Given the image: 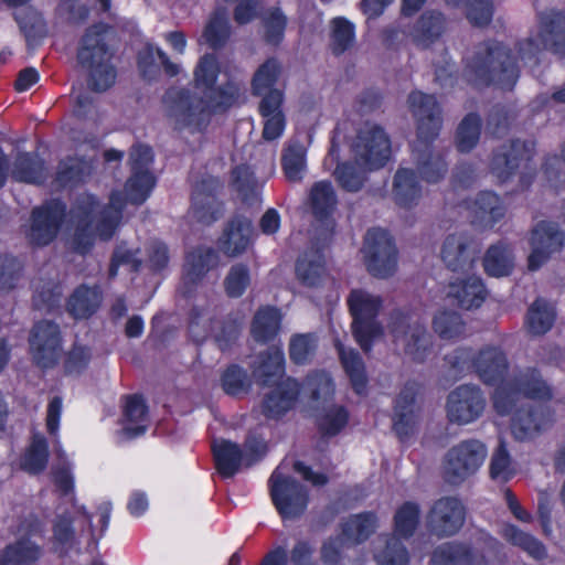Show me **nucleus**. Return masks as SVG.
<instances>
[{
	"mask_svg": "<svg viewBox=\"0 0 565 565\" xmlns=\"http://www.w3.org/2000/svg\"><path fill=\"white\" fill-rule=\"evenodd\" d=\"M287 17L278 7H271L262 14V22L265 29V41L278 45L284 39L287 26Z\"/></svg>",
	"mask_w": 565,
	"mask_h": 565,
	"instance_id": "obj_58",
	"label": "nucleus"
},
{
	"mask_svg": "<svg viewBox=\"0 0 565 565\" xmlns=\"http://www.w3.org/2000/svg\"><path fill=\"white\" fill-rule=\"evenodd\" d=\"M223 284L228 297H241L250 284L248 266L243 263H237L231 266Z\"/></svg>",
	"mask_w": 565,
	"mask_h": 565,
	"instance_id": "obj_64",
	"label": "nucleus"
},
{
	"mask_svg": "<svg viewBox=\"0 0 565 565\" xmlns=\"http://www.w3.org/2000/svg\"><path fill=\"white\" fill-rule=\"evenodd\" d=\"M220 73L218 61L213 54L202 56L194 70L195 87L203 93L215 86Z\"/></svg>",
	"mask_w": 565,
	"mask_h": 565,
	"instance_id": "obj_62",
	"label": "nucleus"
},
{
	"mask_svg": "<svg viewBox=\"0 0 565 565\" xmlns=\"http://www.w3.org/2000/svg\"><path fill=\"white\" fill-rule=\"evenodd\" d=\"M471 366L484 384L494 385L503 381L509 362L507 354L499 347L488 345L473 355Z\"/></svg>",
	"mask_w": 565,
	"mask_h": 565,
	"instance_id": "obj_26",
	"label": "nucleus"
},
{
	"mask_svg": "<svg viewBox=\"0 0 565 565\" xmlns=\"http://www.w3.org/2000/svg\"><path fill=\"white\" fill-rule=\"evenodd\" d=\"M447 20L436 10H426L409 29L407 35L420 49H428L446 31Z\"/></svg>",
	"mask_w": 565,
	"mask_h": 565,
	"instance_id": "obj_29",
	"label": "nucleus"
},
{
	"mask_svg": "<svg viewBox=\"0 0 565 565\" xmlns=\"http://www.w3.org/2000/svg\"><path fill=\"white\" fill-rule=\"evenodd\" d=\"M285 373L284 352L278 347H269L257 356L253 377L260 385L276 384Z\"/></svg>",
	"mask_w": 565,
	"mask_h": 565,
	"instance_id": "obj_34",
	"label": "nucleus"
},
{
	"mask_svg": "<svg viewBox=\"0 0 565 565\" xmlns=\"http://www.w3.org/2000/svg\"><path fill=\"white\" fill-rule=\"evenodd\" d=\"M212 451L217 471L224 478H232L242 466H245V457L242 448L230 440H214Z\"/></svg>",
	"mask_w": 565,
	"mask_h": 565,
	"instance_id": "obj_35",
	"label": "nucleus"
},
{
	"mask_svg": "<svg viewBox=\"0 0 565 565\" xmlns=\"http://www.w3.org/2000/svg\"><path fill=\"white\" fill-rule=\"evenodd\" d=\"M419 516L420 508L417 503L412 501L403 503L394 515L396 534L404 539L411 537L419 524Z\"/></svg>",
	"mask_w": 565,
	"mask_h": 565,
	"instance_id": "obj_57",
	"label": "nucleus"
},
{
	"mask_svg": "<svg viewBox=\"0 0 565 565\" xmlns=\"http://www.w3.org/2000/svg\"><path fill=\"white\" fill-rule=\"evenodd\" d=\"M501 534L505 541L525 552L535 561H543L547 557L546 546L532 534L522 531L513 524H505Z\"/></svg>",
	"mask_w": 565,
	"mask_h": 565,
	"instance_id": "obj_41",
	"label": "nucleus"
},
{
	"mask_svg": "<svg viewBox=\"0 0 565 565\" xmlns=\"http://www.w3.org/2000/svg\"><path fill=\"white\" fill-rule=\"evenodd\" d=\"M1 553L10 565H33L42 557L43 548L29 536H22L8 544Z\"/></svg>",
	"mask_w": 565,
	"mask_h": 565,
	"instance_id": "obj_43",
	"label": "nucleus"
},
{
	"mask_svg": "<svg viewBox=\"0 0 565 565\" xmlns=\"http://www.w3.org/2000/svg\"><path fill=\"white\" fill-rule=\"evenodd\" d=\"M488 450L478 439H467L451 447L443 462V478L452 486L462 483L475 475L487 457Z\"/></svg>",
	"mask_w": 565,
	"mask_h": 565,
	"instance_id": "obj_9",
	"label": "nucleus"
},
{
	"mask_svg": "<svg viewBox=\"0 0 565 565\" xmlns=\"http://www.w3.org/2000/svg\"><path fill=\"white\" fill-rule=\"evenodd\" d=\"M13 179L39 184L44 181V167L42 160L30 153H20L14 162Z\"/></svg>",
	"mask_w": 565,
	"mask_h": 565,
	"instance_id": "obj_51",
	"label": "nucleus"
},
{
	"mask_svg": "<svg viewBox=\"0 0 565 565\" xmlns=\"http://www.w3.org/2000/svg\"><path fill=\"white\" fill-rule=\"evenodd\" d=\"M233 177L241 200L248 205L258 203L260 185L250 169L246 166H238L233 170Z\"/></svg>",
	"mask_w": 565,
	"mask_h": 565,
	"instance_id": "obj_53",
	"label": "nucleus"
},
{
	"mask_svg": "<svg viewBox=\"0 0 565 565\" xmlns=\"http://www.w3.org/2000/svg\"><path fill=\"white\" fill-rule=\"evenodd\" d=\"M416 383H406L395 399L393 429L401 440L408 438L416 424Z\"/></svg>",
	"mask_w": 565,
	"mask_h": 565,
	"instance_id": "obj_27",
	"label": "nucleus"
},
{
	"mask_svg": "<svg viewBox=\"0 0 565 565\" xmlns=\"http://www.w3.org/2000/svg\"><path fill=\"white\" fill-rule=\"evenodd\" d=\"M445 2L452 7H463L467 19L473 25L484 26L492 20V0H445Z\"/></svg>",
	"mask_w": 565,
	"mask_h": 565,
	"instance_id": "obj_55",
	"label": "nucleus"
},
{
	"mask_svg": "<svg viewBox=\"0 0 565 565\" xmlns=\"http://www.w3.org/2000/svg\"><path fill=\"white\" fill-rule=\"evenodd\" d=\"M218 254L212 247H198L186 256L184 266L183 284L186 287L184 292H190L211 269L218 265Z\"/></svg>",
	"mask_w": 565,
	"mask_h": 565,
	"instance_id": "obj_32",
	"label": "nucleus"
},
{
	"mask_svg": "<svg viewBox=\"0 0 565 565\" xmlns=\"http://www.w3.org/2000/svg\"><path fill=\"white\" fill-rule=\"evenodd\" d=\"M436 139H415L412 146V159L419 177L428 183H437L448 172V162L444 148L434 145Z\"/></svg>",
	"mask_w": 565,
	"mask_h": 565,
	"instance_id": "obj_21",
	"label": "nucleus"
},
{
	"mask_svg": "<svg viewBox=\"0 0 565 565\" xmlns=\"http://www.w3.org/2000/svg\"><path fill=\"white\" fill-rule=\"evenodd\" d=\"M281 166L289 182H299L306 169V149L298 142H290L284 150Z\"/></svg>",
	"mask_w": 565,
	"mask_h": 565,
	"instance_id": "obj_50",
	"label": "nucleus"
},
{
	"mask_svg": "<svg viewBox=\"0 0 565 565\" xmlns=\"http://www.w3.org/2000/svg\"><path fill=\"white\" fill-rule=\"evenodd\" d=\"M153 160L151 147L136 145L130 150L131 177L128 179L125 192L129 202L142 204L154 185V177L150 171Z\"/></svg>",
	"mask_w": 565,
	"mask_h": 565,
	"instance_id": "obj_14",
	"label": "nucleus"
},
{
	"mask_svg": "<svg viewBox=\"0 0 565 565\" xmlns=\"http://www.w3.org/2000/svg\"><path fill=\"white\" fill-rule=\"evenodd\" d=\"M47 458L49 449L45 438L34 436L22 460V468L30 473H40L46 468Z\"/></svg>",
	"mask_w": 565,
	"mask_h": 565,
	"instance_id": "obj_61",
	"label": "nucleus"
},
{
	"mask_svg": "<svg viewBox=\"0 0 565 565\" xmlns=\"http://www.w3.org/2000/svg\"><path fill=\"white\" fill-rule=\"evenodd\" d=\"M349 414L342 406H331L317 419V426L322 437L338 435L348 424Z\"/></svg>",
	"mask_w": 565,
	"mask_h": 565,
	"instance_id": "obj_60",
	"label": "nucleus"
},
{
	"mask_svg": "<svg viewBox=\"0 0 565 565\" xmlns=\"http://www.w3.org/2000/svg\"><path fill=\"white\" fill-rule=\"evenodd\" d=\"M362 252L370 274L377 278L392 276L397 267V248L393 237L382 228L366 232Z\"/></svg>",
	"mask_w": 565,
	"mask_h": 565,
	"instance_id": "obj_12",
	"label": "nucleus"
},
{
	"mask_svg": "<svg viewBox=\"0 0 565 565\" xmlns=\"http://www.w3.org/2000/svg\"><path fill=\"white\" fill-rule=\"evenodd\" d=\"M356 166L370 171L385 166L391 157V141L387 134L376 124L365 122L351 145Z\"/></svg>",
	"mask_w": 565,
	"mask_h": 565,
	"instance_id": "obj_10",
	"label": "nucleus"
},
{
	"mask_svg": "<svg viewBox=\"0 0 565 565\" xmlns=\"http://www.w3.org/2000/svg\"><path fill=\"white\" fill-rule=\"evenodd\" d=\"M268 486L271 501L284 520H295L305 513L309 497L303 484L284 476L277 468L271 473Z\"/></svg>",
	"mask_w": 565,
	"mask_h": 565,
	"instance_id": "obj_11",
	"label": "nucleus"
},
{
	"mask_svg": "<svg viewBox=\"0 0 565 565\" xmlns=\"http://www.w3.org/2000/svg\"><path fill=\"white\" fill-rule=\"evenodd\" d=\"M223 189L222 182L215 177H204L192 190V217L204 225H210L222 217L223 203L217 194Z\"/></svg>",
	"mask_w": 565,
	"mask_h": 565,
	"instance_id": "obj_18",
	"label": "nucleus"
},
{
	"mask_svg": "<svg viewBox=\"0 0 565 565\" xmlns=\"http://www.w3.org/2000/svg\"><path fill=\"white\" fill-rule=\"evenodd\" d=\"M395 347L415 363H424L433 352V335L420 317L405 309H395L387 324Z\"/></svg>",
	"mask_w": 565,
	"mask_h": 565,
	"instance_id": "obj_6",
	"label": "nucleus"
},
{
	"mask_svg": "<svg viewBox=\"0 0 565 565\" xmlns=\"http://www.w3.org/2000/svg\"><path fill=\"white\" fill-rule=\"evenodd\" d=\"M341 364L350 379L354 392L359 395L365 393L366 388V374L364 362L360 353L353 349H348L342 344H337Z\"/></svg>",
	"mask_w": 565,
	"mask_h": 565,
	"instance_id": "obj_42",
	"label": "nucleus"
},
{
	"mask_svg": "<svg viewBox=\"0 0 565 565\" xmlns=\"http://www.w3.org/2000/svg\"><path fill=\"white\" fill-rule=\"evenodd\" d=\"M487 289L479 277H469L450 282L446 289V298L450 305L465 310L478 308L484 301Z\"/></svg>",
	"mask_w": 565,
	"mask_h": 565,
	"instance_id": "obj_31",
	"label": "nucleus"
},
{
	"mask_svg": "<svg viewBox=\"0 0 565 565\" xmlns=\"http://www.w3.org/2000/svg\"><path fill=\"white\" fill-rule=\"evenodd\" d=\"M124 205L120 192H113L109 203L103 207L94 195L79 194L68 212V222L74 230V250L79 254L89 252L96 235L103 241L110 239L121 220Z\"/></svg>",
	"mask_w": 565,
	"mask_h": 565,
	"instance_id": "obj_3",
	"label": "nucleus"
},
{
	"mask_svg": "<svg viewBox=\"0 0 565 565\" xmlns=\"http://www.w3.org/2000/svg\"><path fill=\"white\" fill-rule=\"evenodd\" d=\"M484 271L492 277H503L511 274L513 269V255L511 247L500 241L492 244L483 256Z\"/></svg>",
	"mask_w": 565,
	"mask_h": 565,
	"instance_id": "obj_40",
	"label": "nucleus"
},
{
	"mask_svg": "<svg viewBox=\"0 0 565 565\" xmlns=\"http://www.w3.org/2000/svg\"><path fill=\"white\" fill-rule=\"evenodd\" d=\"M565 235L554 222H539L531 232L529 269L537 270L552 254L557 253L564 245Z\"/></svg>",
	"mask_w": 565,
	"mask_h": 565,
	"instance_id": "obj_23",
	"label": "nucleus"
},
{
	"mask_svg": "<svg viewBox=\"0 0 565 565\" xmlns=\"http://www.w3.org/2000/svg\"><path fill=\"white\" fill-rule=\"evenodd\" d=\"M481 134V118L473 113L460 121L456 132V146L460 152L471 151L478 143Z\"/></svg>",
	"mask_w": 565,
	"mask_h": 565,
	"instance_id": "obj_54",
	"label": "nucleus"
},
{
	"mask_svg": "<svg viewBox=\"0 0 565 565\" xmlns=\"http://www.w3.org/2000/svg\"><path fill=\"white\" fill-rule=\"evenodd\" d=\"M66 216V204L57 199L46 201L34 207L31 214V227L28 234L31 244L49 245L58 234Z\"/></svg>",
	"mask_w": 565,
	"mask_h": 565,
	"instance_id": "obj_16",
	"label": "nucleus"
},
{
	"mask_svg": "<svg viewBox=\"0 0 565 565\" xmlns=\"http://www.w3.org/2000/svg\"><path fill=\"white\" fill-rule=\"evenodd\" d=\"M407 102L416 121V139H437L443 127V116L435 96L412 92Z\"/></svg>",
	"mask_w": 565,
	"mask_h": 565,
	"instance_id": "obj_20",
	"label": "nucleus"
},
{
	"mask_svg": "<svg viewBox=\"0 0 565 565\" xmlns=\"http://www.w3.org/2000/svg\"><path fill=\"white\" fill-rule=\"evenodd\" d=\"M154 53L168 76H175L179 74V64L171 62L161 49L148 46L145 53L140 54L138 58V67L145 78L150 81L157 76L158 70L154 65Z\"/></svg>",
	"mask_w": 565,
	"mask_h": 565,
	"instance_id": "obj_47",
	"label": "nucleus"
},
{
	"mask_svg": "<svg viewBox=\"0 0 565 565\" xmlns=\"http://www.w3.org/2000/svg\"><path fill=\"white\" fill-rule=\"evenodd\" d=\"M323 237L311 241L310 245L298 256L295 265L297 281L310 289H317L329 279L326 257L323 254Z\"/></svg>",
	"mask_w": 565,
	"mask_h": 565,
	"instance_id": "obj_19",
	"label": "nucleus"
},
{
	"mask_svg": "<svg viewBox=\"0 0 565 565\" xmlns=\"http://www.w3.org/2000/svg\"><path fill=\"white\" fill-rule=\"evenodd\" d=\"M376 529V515L373 512H364L350 516L343 524L342 534L354 543L366 541Z\"/></svg>",
	"mask_w": 565,
	"mask_h": 565,
	"instance_id": "obj_52",
	"label": "nucleus"
},
{
	"mask_svg": "<svg viewBox=\"0 0 565 565\" xmlns=\"http://www.w3.org/2000/svg\"><path fill=\"white\" fill-rule=\"evenodd\" d=\"M533 142L511 139L497 147L491 157L490 171L501 183L509 182L519 175V189L526 190L535 178L532 166Z\"/></svg>",
	"mask_w": 565,
	"mask_h": 565,
	"instance_id": "obj_7",
	"label": "nucleus"
},
{
	"mask_svg": "<svg viewBox=\"0 0 565 565\" xmlns=\"http://www.w3.org/2000/svg\"><path fill=\"white\" fill-rule=\"evenodd\" d=\"M281 64L277 58H267L253 75L250 82L252 94L254 96H262L266 92L277 89L275 85L281 75Z\"/></svg>",
	"mask_w": 565,
	"mask_h": 565,
	"instance_id": "obj_46",
	"label": "nucleus"
},
{
	"mask_svg": "<svg viewBox=\"0 0 565 565\" xmlns=\"http://www.w3.org/2000/svg\"><path fill=\"white\" fill-rule=\"evenodd\" d=\"M102 300L103 295L98 286L88 287L81 285L68 299V311L77 319H85L97 311Z\"/></svg>",
	"mask_w": 565,
	"mask_h": 565,
	"instance_id": "obj_39",
	"label": "nucleus"
},
{
	"mask_svg": "<svg viewBox=\"0 0 565 565\" xmlns=\"http://www.w3.org/2000/svg\"><path fill=\"white\" fill-rule=\"evenodd\" d=\"M430 562L433 565H488L482 552L458 541L446 542L437 546L431 554Z\"/></svg>",
	"mask_w": 565,
	"mask_h": 565,
	"instance_id": "obj_28",
	"label": "nucleus"
},
{
	"mask_svg": "<svg viewBox=\"0 0 565 565\" xmlns=\"http://www.w3.org/2000/svg\"><path fill=\"white\" fill-rule=\"evenodd\" d=\"M555 318L554 307L544 299H536L527 309L525 327L532 335H543L551 330Z\"/></svg>",
	"mask_w": 565,
	"mask_h": 565,
	"instance_id": "obj_45",
	"label": "nucleus"
},
{
	"mask_svg": "<svg viewBox=\"0 0 565 565\" xmlns=\"http://www.w3.org/2000/svg\"><path fill=\"white\" fill-rule=\"evenodd\" d=\"M30 348L33 361L41 369L55 366L62 354L60 326L51 320L38 321L30 333Z\"/></svg>",
	"mask_w": 565,
	"mask_h": 565,
	"instance_id": "obj_15",
	"label": "nucleus"
},
{
	"mask_svg": "<svg viewBox=\"0 0 565 565\" xmlns=\"http://www.w3.org/2000/svg\"><path fill=\"white\" fill-rule=\"evenodd\" d=\"M124 417L126 424L122 428L128 438H135L145 434L148 422V407L141 395L124 396Z\"/></svg>",
	"mask_w": 565,
	"mask_h": 565,
	"instance_id": "obj_37",
	"label": "nucleus"
},
{
	"mask_svg": "<svg viewBox=\"0 0 565 565\" xmlns=\"http://www.w3.org/2000/svg\"><path fill=\"white\" fill-rule=\"evenodd\" d=\"M309 203L315 218L321 223L320 236L328 241L334 230L335 222L332 217L337 206V196L330 182L321 181L312 185Z\"/></svg>",
	"mask_w": 565,
	"mask_h": 565,
	"instance_id": "obj_24",
	"label": "nucleus"
},
{
	"mask_svg": "<svg viewBox=\"0 0 565 565\" xmlns=\"http://www.w3.org/2000/svg\"><path fill=\"white\" fill-rule=\"evenodd\" d=\"M486 405V396L478 385L462 384L447 397V417L450 423L467 425L482 416Z\"/></svg>",
	"mask_w": 565,
	"mask_h": 565,
	"instance_id": "obj_13",
	"label": "nucleus"
},
{
	"mask_svg": "<svg viewBox=\"0 0 565 565\" xmlns=\"http://www.w3.org/2000/svg\"><path fill=\"white\" fill-rule=\"evenodd\" d=\"M108 26L104 23L88 28L81 40L77 61L87 72L88 86L105 92L115 84L117 71L111 63L114 52L107 43Z\"/></svg>",
	"mask_w": 565,
	"mask_h": 565,
	"instance_id": "obj_4",
	"label": "nucleus"
},
{
	"mask_svg": "<svg viewBox=\"0 0 565 565\" xmlns=\"http://www.w3.org/2000/svg\"><path fill=\"white\" fill-rule=\"evenodd\" d=\"M465 507L454 497H444L431 507L427 516L429 532L438 537L455 535L465 523Z\"/></svg>",
	"mask_w": 565,
	"mask_h": 565,
	"instance_id": "obj_22",
	"label": "nucleus"
},
{
	"mask_svg": "<svg viewBox=\"0 0 565 565\" xmlns=\"http://www.w3.org/2000/svg\"><path fill=\"white\" fill-rule=\"evenodd\" d=\"M300 385L287 379L268 393L263 403V413L268 418H278L291 409L299 396Z\"/></svg>",
	"mask_w": 565,
	"mask_h": 565,
	"instance_id": "obj_33",
	"label": "nucleus"
},
{
	"mask_svg": "<svg viewBox=\"0 0 565 565\" xmlns=\"http://www.w3.org/2000/svg\"><path fill=\"white\" fill-rule=\"evenodd\" d=\"M515 388L510 384H502L495 388L493 406L498 414L514 413L512 419V434L518 440H527L546 429L552 423L547 407L543 405H521V397L548 401L553 397L551 385L543 379L535 367H527L514 380Z\"/></svg>",
	"mask_w": 565,
	"mask_h": 565,
	"instance_id": "obj_1",
	"label": "nucleus"
},
{
	"mask_svg": "<svg viewBox=\"0 0 565 565\" xmlns=\"http://www.w3.org/2000/svg\"><path fill=\"white\" fill-rule=\"evenodd\" d=\"M331 50L335 55L344 53L354 42V25L345 18L331 20Z\"/></svg>",
	"mask_w": 565,
	"mask_h": 565,
	"instance_id": "obj_59",
	"label": "nucleus"
},
{
	"mask_svg": "<svg viewBox=\"0 0 565 565\" xmlns=\"http://www.w3.org/2000/svg\"><path fill=\"white\" fill-rule=\"evenodd\" d=\"M481 252L480 243L466 233H454L446 236L440 249V257L448 269L468 274Z\"/></svg>",
	"mask_w": 565,
	"mask_h": 565,
	"instance_id": "obj_17",
	"label": "nucleus"
},
{
	"mask_svg": "<svg viewBox=\"0 0 565 565\" xmlns=\"http://www.w3.org/2000/svg\"><path fill=\"white\" fill-rule=\"evenodd\" d=\"M353 318L352 332L361 349L367 353L372 341L383 333L376 317L382 307V298L363 289H353L347 299Z\"/></svg>",
	"mask_w": 565,
	"mask_h": 565,
	"instance_id": "obj_8",
	"label": "nucleus"
},
{
	"mask_svg": "<svg viewBox=\"0 0 565 565\" xmlns=\"http://www.w3.org/2000/svg\"><path fill=\"white\" fill-rule=\"evenodd\" d=\"M537 35L544 50L565 56V14L548 11L539 14Z\"/></svg>",
	"mask_w": 565,
	"mask_h": 565,
	"instance_id": "obj_30",
	"label": "nucleus"
},
{
	"mask_svg": "<svg viewBox=\"0 0 565 565\" xmlns=\"http://www.w3.org/2000/svg\"><path fill=\"white\" fill-rule=\"evenodd\" d=\"M467 70L484 84H497L503 89H512L520 66L511 50L497 41L479 43L467 57Z\"/></svg>",
	"mask_w": 565,
	"mask_h": 565,
	"instance_id": "obj_5",
	"label": "nucleus"
},
{
	"mask_svg": "<svg viewBox=\"0 0 565 565\" xmlns=\"http://www.w3.org/2000/svg\"><path fill=\"white\" fill-rule=\"evenodd\" d=\"M14 20L19 24L20 31L23 33L28 44L36 39L46 35V23L40 12L33 8H23L14 13Z\"/></svg>",
	"mask_w": 565,
	"mask_h": 565,
	"instance_id": "obj_49",
	"label": "nucleus"
},
{
	"mask_svg": "<svg viewBox=\"0 0 565 565\" xmlns=\"http://www.w3.org/2000/svg\"><path fill=\"white\" fill-rule=\"evenodd\" d=\"M472 212L475 213L476 221H479L484 226H492L504 216L505 207L495 193L483 191L476 196Z\"/></svg>",
	"mask_w": 565,
	"mask_h": 565,
	"instance_id": "obj_44",
	"label": "nucleus"
},
{
	"mask_svg": "<svg viewBox=\"0 0 565 565\" xmlns=\"http://www.w3.org/2000/svg\"><path fill=\"white\" fill-rule=\"evenodd\" d=\"M241 90V84L231 78L203 93L204 97L184 87H171L163 96V105L175 129L201 131L207 126L211 113L226 111L237 103Z\"/></svg>",
	"mask_w": 565,
	"mask_h": 565,
	"instance_id": "obj_2",
	"label": "nucleus"
},
{
	"mask_svg": "<svg viewBox=\"0 0 565 565\" xmlns=\"http://www.w3.org/2000/svg\"><path fill=\"white\" fill-rule=\"evenodd\" d=\"M281 316L275 307L259 308L252 320L250 334L258 343L273 341L280 328Z\"/></svg>",
	"mask_w": 565,
	"mask_h": 565,
	"instance_id": "obj_38",
	"label": "nucleus"
},
{
	"mask_svg": "<svg viewBox=\"0 0 565 565\" xmlns=\"http://www.w3.org/2000/svg\"><path fill=\"white\" fill-rule=\"evenodd\" d=\"M252 221L244 215L236 214L225 224L217 241L218 249L227 257H237L247 250L252 243Z\"/></svg>",
	"mask_w": 565,
	"mask_h": 565,
	"instance_id": "obj_25",
	"label": "nucleus"
},
{
	"mask_svg": "<svg viewBox=\"0 0 565 565\" xmlns=\"http://www.w3.org/2000/svg\"><path fill=\"white\" fill-rule=\"evenodd\" d=\"M393 196L397 205L412 207L422 196V186L414 170L401 168L396 171L393 182Z\"/></svg>",
	"mask_w": 565,
	"mask_h": 565,
	"instance_id": "obj_36",
	"label": "nucleus"
},
{
	"mask_svg": "<svg viewBox=\"0 0 565 565\" xmlns=\"http://www.w3.org/2000/svg\"><path fill=\"white\" fill-rule=\"evenodd\" d=\"M379 565H408V552L399 537L390 536L385 540L383 550L375 553Z\"/></svg>",
	"mask_w": 565,
	"mask_h": 565,
	"instance_id": "obj_63",
	"label": "nucleus"
},
{
	"mask_svg": "<svg viewBox=\"0 0 565 565\" xmlns=\"http://www.w3.org/2000/svg\"><path fill=\"white\" fill-rule=\"evenodd\" d=\"M489 473L492 480L499 482H508L516 473L515 462L502 438L499 439L498 446L491 455Z\"/></svg>",
	"mask_w": 565,
	"mask_h": 565,
	"instance_id": "obj_48",
	"label": "nucleus"
},
{
	"mask_svg": "<svg viewBox=\"0 0 565 565\" xmlns=\"http://www.w3.org/2000/svg\"><path fill=\"white\" fill-rule=\"evenodd\" d=\"M300 391L312 402H327L333 395L334 387L330 375L319 371L306 377Z\"/></svg>",
	"mask_w": 565,
	"mask_h": 565,
	"instance_id": "obj_56",
	"label": "nucleus"
}]
</instances>
